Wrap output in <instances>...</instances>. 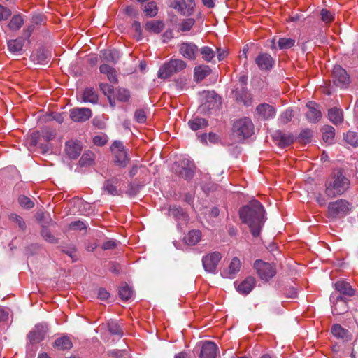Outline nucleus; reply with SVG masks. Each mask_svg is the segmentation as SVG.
<instances>
[{"instance_id": "f257e3e1", "label": "nucleus", "mask_w": 358, "mask_h": 358, "mask_svg": "<svg viewBox=\"0 0 358 358\" xmlns=\"http://www.w3.org/2000/svg\"><path fill=\"white\" fill-rule=\"evenodd\" d=\"M265 213L263 205L256 199L250 201L239 210L240 220L248 225L253 237H258L261 234L266 220Z\"/></svg>"}, {"instance_id": "f03ea898", "label": "nucleus", "mask_w": 358, "mask_h": 358, "mask_svg": "<svg viewBox=\"0 0 358 358\" xmlns=\"http://www.w3.org/2000/svg\"><path fill=\"white\" fill-rule=\"evenodd\" d=\"M325 194L329 198L342 195L349 188L350 180L345 176L341 169L333 171L329 180L326 182Z\"/></svg>"}, {"instance_id": "7ed1b4c3", "label": "nucleus", "mask_w": 358, "mask_h": 358, "mask_svg": "<svg viewBox=\"0 0 358 358\" xmlns=\"http://www.w3.org/2000/svg\"><path fill=\"white\" fill-rule=\"evenodd\" d=\"M232 131L238 141H241L252 136L254 131V125L250 119L241 118L234 123Z\"/></svg>"}, {"instance_id": "20e7f679", "label": "nucleus", "mask_w": 358, "mask_h": 358, "mask_svg": "<svg viewBox=\"0 0 358 358\" xmlns=\"http://www.w3.org/2000/svg\"><path fill=\"white\" fill-rule=\"evenodd\" d=\"M335 292L331 294L330 300H348V297L355 295V290L346 281H337L334 284Z\"/></svg>"}, {"instance_id": "39448f33", "label": "nucleus", "mask_w": 358, "mask_h": 358, "mask_svg": "<svg viewBox=\"0 0 358 358\" xmlns=\"http://www.w3.org/2000/svg\"><path fill=\"white\" fill-rule=\"evenodd\" d=\"M350 203L345 199L330 202L328 205L329 217L338 219L345 217L350 211Z\"/></svg>"}, {"instance_id": "423d86ee", "label": "nucleus", "mask_w": 358, "mask_h": 358, "mask_svg": "<svg viewBox=\"0 0 358 358\" xmlns=\"http://www.w3.org/2000/svg\"><path fill=\"white\" fill-rule=\"evenodd\" d=\"M254 268L262 280L267 281L272 278L276 273L274 265L264 262L261 259H257L254 263Z\"/></svg>"}, {"instance_id": "0eeeda50", "label": "nucleus", "mask_w": 358, "mask_h": 358, "mask_svg": "<svg viewBox=\"0 0 358 358\" xmlns=\"http://www.w3.org/2000/svg\"><path fill=\"white\" fill-rule=\"evenodd\" d=\"M56 136L55 130L49 127H44L41 131H34L29 139L30 146H36L42 139L45 142L52 140Z\"/></svg>"}, {"instance_id": "6e6552de", "label": "nucleus", "mask_w": 358, "mask_h": 358, "mask_svg": "<svg viewBox=\"0 0 358 358\" xmlns=\"http://www.w3.org/2000/svg\"><path fill=\"white\" fill-rule=\"evenodd\" d=\"M332 80L335 85L345 88L350 84V76L341 66H334L332 69Z\"/></svg>"}, {"instance_id": "1a4fd4ad", "label": "nucleus", "mask_w": 358, "mask_h": 358, "mask_svg": "<svg viewBox=\"0 0 358 358\" xmlns=\"http://www.w3.org/2000/svg\"><path fill=\"white\" fill-rule=\"evenodd\" d=\"M222 258L219 252H213L202 258V264L205 271L208 273H215L217 266Z\"/></svg>"}, {"instance_id": "9d476101", "label": "nucleus", "mask_w": 358, "mask_h": 358, "mask_svg": "<svg viewBox=\"0 0 358 358\" xmlns=\"http://www.w3.org/2000/svg\"><path fill=\"white\" fill-rule=\"evenodd\" d=\"M179 52L185 58L191 61L196 59L199 48L192 42H182L179 45Z\"/></svg>"}, {"instance_id": "9b49d317", "label": "nucleus", "mask_w": 358, "mask_h": 358, "mask_svg": "<svg viewBox=\"0 0 358 358\" xmlns=\"http://www.w3.org/2000/svg\"><path fill=\"white\" fill-rule=\"evenodd\" d=\"M232 94L236 102L243 103L246 106L252 104L251 94L248 92L247 87L236 86L232 91Z\"/></svg>"}, {"instance_id": "f8f14e48", "label": "nucleus", "mask_w": 358, "mask_h": 358, "mask_svg": "<svg viewBox=\"0 0 358 358\" xmlns=\"http://www.w3.org/2000/svg\"><path fill=\"white\" fill-rule=\"evenodd\" d=\"M48 331V326L45 324H36L29 333L28 338L31 344H36L43 340Z\"/></svg>"}, {"instance_id": "ddd939ff", "label": "nucleus", "mask_w": 358, "mask_h": 358, "mask_svg": "<svg viewBox=\"0 0 358 358\" xmlns=\"http://www.w3.org/2000/svg\"><path fill=\"white\" fill-rule=\"evenodd\" d=\"M255 63L262 71H270L274 64V59L266 52L259 53L255 59Z\"/></svg>"}, {"instance_id": "4468645a", "label": "nucleus", "mask_w": 358, "mask_h": 358, "mask_svg": "<svg viewBox=\"0 0 358 358\" xmlns=\"http://www.w3.org/2000/svg\"><path fill=\"white\" fill-rule=\"evenodd\" d=\"M258 117L263 120L273 119L275 116V109L268 103H261L256 107Z\"/></svg>"}, {"instance_id": "2eb2a0df", "label": "nucleus", "mask_w": 358, "mask_h": 358, "mask_svg": "<svg viewBox=\"0 0 358 358\" xmlns=\"http://www.w3.org/2000/svg\"><path fill=\"white\" fill-rule=\"evenodd\" d=\"M92 117V110L87 108H74L70 111L71 119L77 122L88 120Z\"/></svg>"}, {"instance_id": "dca6fc26", "label": "nucleus", "mask_w": 358, "mask_h": 358, "mask_svg": "<svg viewBox=\"0 0 358 358\" xmlns=\"http://www.w3.org/2000/svg\"><path fill=\"white\" fill-rule=\"evenodd\" d=\"M273 138L278 145L281 148H285L292 144L295 141V137L291 134H286L282 131H275L273 134Z\"/></svg>"}, {"instance_id": "f3484780", "label": "nucleus", "mask_w": 358, "mask_h": 358, "mask_svg": "<svg viewBox=\"0 0 358 358\" xmlns=\"http://www.w3.org/2000/svg\"><path fill=\"white\" fill-rule=\"evenodd\" d=\"M218 352L217 345L210 341H205L202 345L200 358H216Z\"/></svg>"}, {"instance_id": "a211bd4d", "label": "nucleus", "mask_w": 358, "mask_h": 358, "mask_svg": "<svg viewBox=\"0 0 358 358\" xmlns=\"http://www.w3.org/2000/svg\"><path fill=\"white\" fill-rule=\"evenodd\" d=\"M82 145L78 141H69L65 144V152L71 159H76L81 152Z\"/></svg>"}, {"instance_id": "6ab92c4d", "label": "nucleus", "mask_w": 358, "mask_h": 358, "mask_svg": "<svg viewBox=\"0 0 358 358\" xmlns=\"http://www.w3.org/2000/svg\"><path fill=\"white\" fill-rule=\"evenodd\" d=\"M182 165L179 176L187 180H191L194 176L195 166L194 163L189 159H184L182 162Z\"/></svg>"}, {"instance_id": "aec40b11", "label": "nucleus", "mask_w": 358, "mask_h": 358, "mask_svg": "<svg viewBox=\"0 0 358 358\" xmlns=\"http://www.w3.org/2000/svg\"><path fill=\"white\" fill-rule=\"evenodd\" d=\"M118 182L119 179L117 178L108 179L104 182L102 189L112 196H121L122 192V190L117 187Z\"/></svg>"}, {"instance_id": "412c9836", "label": "nucleus", "mask_w": 358, "mask_h": 358, "mask_svg": "<svg viewBox=\"0 0 358 358\" xmlns=\"http://www.w3.org/2000/svg\"><path fill=\"white\" fill-rule=\"evenodd\" d=\"M308 111L306 113L307 120L310 122H317L322 117V113L318 110V105L315 102H308L306 104Z\"/></svg>"}, {"instance_id": "4be33fe9", "label": "nucleus", "mask_w": 358, "mask_h": 358, "mask_svg": "<svg viewBox=\"0 0 358 358\" xmlns=\"http://www.w3.org/2000/svg\"><path fill=\"white\" fill-rule=\"evenodd\" d=\"M256 279L252 276L247 277L236 287V290L241 294H248L256 285Z\"/></svg>"}, {"instance_id": "5701e85b", "label": "nucleus", "mask_w": 358, "mask_h": 358, "mask_svg": "<svg viewBox=\"0 0 358 358\" xmlns=\"http://www.w3.org/2000/svg\"><path fill=\"white\" fill-rule=\"evenodd\" d=\"M169 213L170 216H172L178 222H187L189 220L188 213L180 206H170Z\"/></svg>"}, {"instance_id": "b1692460", "label": "nucleus", "mask_w": 358, "mask_h": 358, "mask_svg": "<svg viewBox=\"0 0 358 358\" xmlns=\"http://www.w3.org/2000/svg\"><path fill=\"white\" fill-rule=\"evenodd\" d=\"M331 331L334 336L337 338H341L343 341H348L351 339V334L348 329H344L339 324H334L332 325Z\"/></svg>"}, {"instance_id": "393cba45", "label": "nucleus", "mask_w": 358, "mask_h": 358, "mask_svg": "<svg viewBox=\"0 0 358 358\" xmlns=\"http://www.w3.org/2000/svg\"><path fill=\"white\" fill-rule=\"evenodd\" d=\"M211 73V69L207 65H199L194 67V79L199 83Z\"/></svg>"}, {"instance_id": "a878e982", "label": "nucleus", "mask_w": 358, "mask_h": 358, "mask_svg": "<svg viewBox=\"0 0 358 358\" xmlns=\"http://www.w3.org/2000/svg\"><path fill=\"white\" fill-rule=\"evenodd\" d=\"M101 58L109 63L115 64L120 57V52L116 49L103 50L101 52Z\"/></svg>"}, {"instance_id": "bb28decb", "label": "nucleus", "mask_w": 358, "mask_h": 358, "mask_svg": "<svg viewBox=\"0 0 358 358\" xmlns=\"http://www.w3.org/2000/svg\"><path fill=\"white\" fill-rule=\"evenodd\" d=\"M241 268V262L236 257L231 259L227 271H224L225 277L234 278V276L239 272Z\"/></svg>"}, {"instance_id": "cd10ccee", "label": "nucleus", "mask_w": 358, "mask_h": 358, "mask_svg": "<svg viewBox=\"0 0 358 358\" xmlns=\"http://www.w3.org/2000/svg\"><path fill=\"white\" fill-rule=\"evenodd\" d=\"M331 302L333 303L331 308H332V313L334 315H341L348 311V300H330Z\"/></svg>"}, {"instance_id": "c85d7f7f", "label": "nucleus", "mask_w": 358, "mask_h": 358, "mask_svg": "<svg viewBox=\"0 0 358 358\" xmlns=\"http://www.w3.org/2000/svg\"><path fill=\"white\" fill-rule=\"evenodd\" d=\"M32 57L34 61L42 65L47 64L50 60L49 52L43 48H38Z\"/></svg>"}, {"instance_id": "c756f323", "label": "nucleus", "mask_w": 358, "mask_h": 358, "mask_svg": "<svg viewBox=\"0 0 358 358\" xmlns=\"http://www.w3.org/2000/svg\"><path fill=\"white\" fill-rule=\"evenodd\" d=\"M164 28V24L162 20L148 21L145 24V29L148 31L155 34L161 33Z\"/></svg>"}, {"instance_id": "7c9ffc66", "label": "nucleus", "mask_w": 358, "mask_h": 358, "mask_svg": "<svg viewBox=\"0 0 358 358\" xmlns=\"http://www.w3.org/2000/svg\"><path fill=\"white\" fill-rule=\"evenodd\" d=\"M174 68L172 67L171 62H166L164 64L158 71V78L161 79H166L171 76L173 73H176Z\"/></svg>"}, {"instance_id": "2f4dec72", "label": "nucleus", "mask_w": 358, "mask_h": 358, "mask_svg": "<svg viewBox=\"0 0 358 358\" xmlns=\"http://www.w3.org/2000/svg\"><path fill=\"white\" fill-rule=\"evenodd\" d=\"M329 120L334 124H338L343 121V112L336 107L331 108L328 111Z\"/></svg>"}, {"instance_id": "473e14b6", "label": "nucleus", "mask_w": 358, "mask_h": 358, "mask_svg": "<svg viewBox=\"0 0 358 358\" xmlns=\"http://www.w3.org/2000/svg\"><path fill=\"white\" fill-rule=\"evenodd\" d=\"M73 346L72 342L69 337L62 336L57 338L54 343V347L60 350L71 349Z\"/></svg>"}, {"instance_id": "72a5a7b5", "label": "nucleus", "mask_w": 358, "mask_h": 358, "mask_svg": "<svg viewBox=\"0 0 358 358\" xmlns=\"http://www.w3.org/2000/svg\"><path fill=\"white\" fill-rule=\"evenodd\" d=\"M82 99L84 102L96 103L99 100V96L94 88L87 87L83 92Z\"/></svg>"}, {"instance_id": "f704fd0d", "label": "nucleus", "mask_w": 358, "mask_h": 358, "mask_svg": "<svg viewBox=\"0 0 358 358\" xmlns=\"http://www.w3.org/2000/svg\"><path fill=\"white\" fill-rule=\"evenodd\" d=\"M321 131L322 132L323 141L329 144H331L335 136L334 128L330 125H324L322 128Z\"/></svg>"}, {"instance_id": "c9c22d12", "label": "nucleus", "mask_w": 358, "mask_h": 358, "mask_svg": "<svg viewBox=\"0 0 358 358\" xmlns=\"http://www.w3.org/2000/svg\"><path fill=\"white\" fill-rule=\"evenodd\" d=\"M113 155L115 156L114 162L116 166L121 168H124L127 166L129 158L127 156L126 150L122 152H117Z\"/></svg>"}, {"instance_id": "e433bc0d", "label": "nucleus", "mask_w": 358, "mask_h": 358, "mask_svg": "<svg viewBox=\"0 0 358 358\" xmlns=\"http://www.w3.org/2000/svg\"><path fill=\"white\" fill-rule=\"evenodd\" d=\"M24 42V39L22 37L8 41V47L9 50L13 53L20 52L22 50Z\"/></svg>"}, {"instance_id": "4c0bfd02", "label": "nucleus", "mask_w": 358, "mask_h": 358, "mask_svg": "<svg viewBox=\"0 0 358 358\" xmlns=\"http://www.w3.org/2000/svg\"><path fill=\"white\" fill-rule=\"evenodd\" d=\"M169 6L177 10L182 15L189 17L187 13L185 0H173Z\"/></svg>"}, {"instance_id": "58836bf2", "label": "nucleus", "mask_w": 358, "mask_h": 358, "mask_svg": "<svg viewBox=\"0 0 358 358\" xmlns=\"http://www.w3.org/2000/svg\"><path fill=\"white\" fill-rule=\"evenodd\" d=\"M201 237V233L199 230H192L184 238L185 243L190 245H196Z\"/></svg>"}, {"instance_id": "ea45409f", "label": "nucleus", "mask_w": 358, "mask_h": 358, "mask_svg": "<svg viewBox=\"0 0 358 358\" xmlns=\"http://www.w3.org/2000/svg\"><path fill=\"white\" fill-rule=\"evenodd\" d=\"M188 124L193 131H197L200 129L205 128L208 125V121L201 117H195L190 120L188 122Z\"/></svg>"}, {"instance_id": "a19ab883", "label": "nucleus", "mask_w": 358, "mask_h": 358, "mask_svg": "<svg viewBox=\"0 0 358 358\" xmlns=\"http://www.w3.org/2000/svg\"><path fill=\"white\" fill-rule=\"evenodd\" d=\"M134 294V291L126 282L123 283L119 289V296L123 301H128Z\"/></svg>"}, {"instance_id": "79ce46f5", "label": "nucleus", "mask_w": 358, "mask_h": 358, "mask_svg": "<svg viewBox=\"0 0 358 358\" xmlns=\"http://www.w3.org/2000/svg\"><path fill=\"white\" fill-rule=\"evenodd\" d=\"M144 186V184L142 182H131L128 185V189L126 191V194L129 197H134L136 196L142 189V187Z\"/></svg>"}, {"instance_id": "37998d69", "label": "nucleus", "mask_w": 358, "mask_h": 358, "mask_svg": "<svg viewBox=\"0 0 358 358\" xmlns=\"http://www.w3.org/2000/svg\"><path fill=\"white\" fill-rule=\"evenodd\" d=\"M312 137L313 131L310 129H305L300 132L296 139L301 143L307 144L311 141Z\"/></svg>"}, {"instance_id": "c03bdc74", "label": "nucleus", "mask_w": 358, "mask_h": 358, "mask_svg": "<svg viewBox=\"0 0 358 358\" xmlns=\"http://www.w3.org/2000/svg\"><path fill=\"white\" fill-rule=\"evenodd\" d=\"M108 329L112 335H117L120 337L123 336V329L115 321L111 320L108 322Z\"/></svg>"}, {"instance_id": "a18cd8bd", "label": "nucleus", "mask_w": 358, "mask_h": 358, "mask_svg": "<svg viewBox=\"0 0 358 358\" xmlns=\"http://www.w3.org/2000/svg\"><path fill=\"white\" fill-rule=\"evenodd\" d=\"M144 13L148 17H155L157 14L158 8L155 1L148 2L144 7L143 9Z\"/></svg>"}, {"instance_id": "49530a36", "label": "nucleus", "mask_w": 358, "mask_h": 358, "mask_svg": "<svg viewBox=\"0 0 358 358\" xmlns=\"http://www.w3.org/2000/svg\"><path fill=\"white\" fill-rule=\"evenodd\" d=\"M277 43L280 50H287L294 45L295 40L287 38H279Z\"/></svg>"}, {"instance_id": "de8ad7c7", "label": "nucleus", "mask_w": 358, "mask_h": 358, "mask_svg": "<svg viewBox=\"0 0 358 358\" xmlns=\"http://www.w3.org/2000/svg\"><path fill=\"white\" fill-rule=\"evenodd\" d=\"M199 52L201 54L202 58L208 62L214 58L215 55L213 49L208 46H204L200 50L199 49Z\"/></svg>"}, {"instance_id": "09e8293b", "label": "nucleus", "mask_w": 358, "mask_h": 358, "mask_svg": "<svg viewBox=\"0 0 358 358\" xmlns=\"http://www.w3.org/2000/svg\"><path fill=\"white\" fill-rule=\"evenodd\" d=\"M116 97L121 102H127L130 99V92L125 88L118 87L116 90Z\"/></svg>"}, {"instance_id": "8fccbe9b", "label": "nucleus", "mask_w": 358, "mask_h": 358, "mask_svg": "<svg viewBox=\"0 0 358 358\" xmlns=\"http://www.w3.org/2000/svg\"><path fill=\"white\" fill-rule=\"evenodd\" d=\"M24 20L21 15H14L8 24V27L11 30H18L23 24Z\"/></svg>"}, {"instance_id": "3c124183", "label": "nucleus", "mask_w": 358, "mask_h": 358, "mask_svg": "<svg viewBox=\"0 0 358 358\" xmlns=\"http://www.w3.org/2000/svg\"><path fill=\"white\" fill-rule=\"evenodd\" d=\"M345 141L350 145L358 146V134L354 131H348L344 136Z\"/></svg>"}, {"instance_id": "603ef678", "label": "nucleus", "mask_w": 358, "mask_h": 358, "mask_svg": "<svg viewBox=\"0 0 358 358\" xmlns=\"http://www.w3.org/2000/svg\"><path fill=\"white\" fill-rule=\"evenodd\" d=\"M18 202L21 207L26 209H31L34 206V202L30 198L24 195L19 196Z\"/></svg>"}, {"instance_id": "864d4df0", "label": "nucleus", "mask_w": 358, "mask_h": 358, "mask_svg": "<svg viewBox=\"0 0 358 358\" xmlns=\"http://www.w3.org/2000/svg\"><path fill=\"white\" fill-rule=\"evenodd\" d=\"M41 236H43V238L48 241L49 243H58V239L57 238H55L52 234L51 232L50 231V230L43 227L42 230H41Z\"/></svg>"}, {"instance_id": "5fc2aeb1", "label": "nucleus", "mask_w": 358, "mask_h": 358, "mask_svg": "<svg viewBox=\"0 0 358 358\" xmlns=\"http://www.w3.org/2000/svg\"><path fill=\"white\" fill-rule=\"evenodd\" d=\"M170 62L176 73L185 69L187 66V63L180 59H173Z\"/></svg>"}, {"instance_id": "6e6d98bb", "label": "nucleus", "mask_w": 358, "mask_h": 358, "mask_svg": "<svg viewBox=\"0 0 358 358\" xmlns=\"http://www.w3.org/2000/svg\"><path fill=\"white\" fill-rule=\"evenodd\" d=\"M92 152L84 153L79 160L80 166H86L90 165L92 162Z\"/></svg>"}, {"instance_id": "4d7b16f0", "label": "nucleus", "mask_w": 358, "mask_h": 358, "mask_svg": "<svg viewBox=\"0 0 358 358\" xmlns=\"http://www.w3.org/2000/svg\"><path fill=\"white\" fill-rule=\"evenodd\" d=\"M10 220L15 222L22 231H24L26 229V224L20 216L17 214L12 213L10 215Z\"/></svg>"}, {"instance_id": "13d9d810", "label": "nucleus", "mask_w": 358, "mask_h": 358, "mask_svg": "<svg viewBox=\"0 0 358 358\" xmlns=\"http://www.w3.org/2000/svg\"><path fill=\"white\" fill-rule=\"evenodd\" d=\"M195 23V20L193 18H187L185 19L181 24L180 29L182 31H188L191 29V28L194 26Z\"/></svg>"}, {"instance_id": "bf43d9fd", "label": "nucleus", "mask_w": 358, "mask_h": 358, "mask_svg": "<svg viewBox=\"0 0 358 358\" xmlns=\"http://www.w3.org/2000/svg\"><path fill=\"white\" fill-rule=\"evenodd\" d=\"M99 87L101 92L104 94V95L107 96V97L111 96L114 92L113 87L107 83H100Z\"/></svg>"}, {"instance_id": "052dcab7", "label": "nucleus", "mask_w": 358, "mask_h": 358, "mask_svg": "<svg viewBox=\"0 0 358 358\" xmlns=\"http://www.w3.org/2000/svg\"><path fill=\"white\" fill-rule=\"evenodd\" d=\"M134 119L138 123H144L146 121V115L143 109H137L134 113Z\"/></svg>"}, {"instance_id": "680f3d73", "label": "nucleus", "mask_w": 358, "mask_h": 358, "mask_svg": "<svg viewBox=\"0 0 358 358\" xmlns=\"http://www.w3.org/2000/svg\"><path fill=\"white\" fill-rule=\"evenodd\" d=\"M293 117V110L291 109L286 110L280 115V120L283 124H287L291 121Z\"/></svg>"}, {"instance_id": "e2e57ef3", "label": "nucleus", "mask_w": 358, "mask_h": 358, "mask_svg": "<svg viewBox=\"0 0 358 358\" xmlns=\"http://www.w3.org/2000/svg\"><path fill=\"white\" fill-rule=\"evenodd\" d=\"M321 19L325 23H329L334 20L332 13L327 9H322L320 12Z\"/></svg>"}, {"instance_id": "0e129e2a", "label": "nucleus", "mask_w": 358, "mask_h": 358, "mask_svg": "<svg viewBox=\"0 0 358 358\" xmlns=\"http://www.w3.org/2000/svg\"><path fill=\"white\" fill-rule=\"evenodd\" d=\"M131 27L136 33L135 37L137 38V40H141L142 38V28L141 23L138 21H134L131 25Z\"/></svg>"}, {"instance_id": "69168bd1", "label": "nucleus", "mask_w": 358, "mask_h": 358, "mask_svg": "<svg viewBox=\"0 0 358 358\" xmlns=\"http://www.w3.org/2000/svg\"><path fill=\"white\" fill-rule=\"evenodd\" d=\"M117 243L116 241L113 239H108L103 243L101 248L103 250H113L115 249L117 247Z\"/></svg>"}, {"instance_id": "338daca9", "label": "nucleus", "mask_w": 358, "mask_h": 358, "mask_svg": "<svg viewBox=\"0 0 358 358\" xmlns=\"http://www.w3.org/2000/svg\"><path fill=\"white\" fill-rule=\"evenodd\" d=\"M110 149L113 154L117 153V152L125 151L123 143L120 141H115L111 145Z\"/></svg>"}, {"instance_id": "774afa93", "label": "nucleus", "mask_w": 358, "mask_h": 358, "mask_svg": "<svg viewBox=\"0 0 358 358\" xmlns=\"http://www.w3.org/2000/svg\"><path fill=\"white\" fill-rule=\"evenodd\" d=\"M108 270L115 275H119L121 271V266L117 262H110L108 264Z\"/></svg>"}]
</instances>
